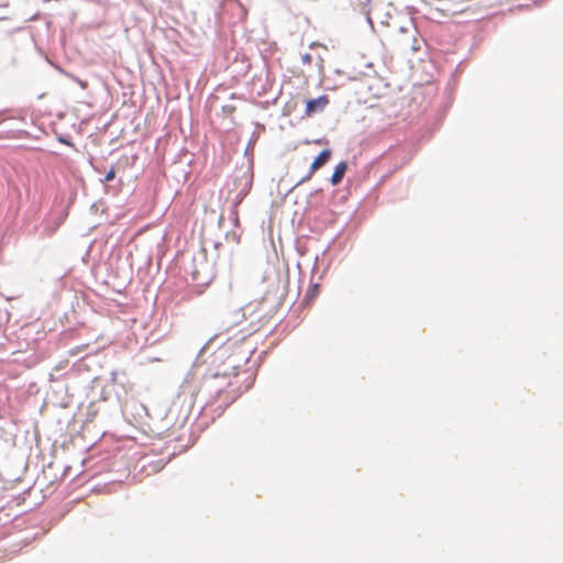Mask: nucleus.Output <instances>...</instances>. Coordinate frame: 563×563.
Returning <instances> with one entry per match:
<instances>
[{"mask_svg":"<svg viewBox=\"0 0 563 563\" xmlns=\"http://www.w3.org/2000/svg\"><path fill=\"white\" fill-rule=\"evenodd\" d=\"M330 100L327 95L320 96L317 99H310L306 102L305 114L307 117H312L318 112H322L325 107L329 104Z\"/></svg>","mask_w":563,"mask_h":563,"instance_id":"7ed1b4c3","label":"nucleus"},{"mask_svg":"<svg viewBox=\"0 0 563 563\" xmlns=\"http://www.w3.org/2000/svg\"><path fill=\"white\" fill-rule=\"evenodd\" d=\"M314 47H322L323 49H327V47L324 45H321L317 42H313L310 44V48H314Z\"/></svg>","mask_w":563,"mask_h":563,"instance_id":"9b49d317","label":"nucleus"},{"mask_svg":"<svg viewBox=\"0 0 563 563\" xmlns=\"http://www.w3.org/2000/svg\"><path fill=\"white\" fill-rule=\"evenodd\" d=\"M301 62L303 65H311L312 64V55L309 53H305L301 55Z\"/></svg>","mask_w":563,"mask_h":563,"instance_id":"39448f33","label":"nucleus"},{"mask_svg":"<svg viewBox=\"0 0 563 563\" xmlns=\"http://www.w3.org/2000/svg\"><path fill=\"white\" fill-rule=\"evenodd\" d=\"M60 142H62V143H65V144H67V145H70V143H69V142H67L66 140L60 139Z\"/></svg>","mask_w":563,"mask_h":563,"instance_id":"f8f14e48","label":"nucleus"},{"mask_svg":"<svg viewBox=\"0 0 563 563\" xmlns=\"http://www.w3.org/2000/svg\"><path fill=\"white\" fill-rule=\"evenodd\" d=\"M115 177V168L114 167H111L110 170L104 176V181H111L113 180Z\"/></svg>","mask_w":563,"mask_h":563,"instance_id":"423d86ee","label":"nucleus"},{"mask_svg":"<svg viewBox=\"0 0 563 563\" xmlns=\"http://www.w3.org/2000/svg\"><path fill=\"white\" fill-rule=\"evenodd\" d=\"M222 109H223V111H224L225 113L231 114V113H233V112H234L235 107H234V106H231V104H228V106H223V108H222Z\"/></svg>","mask_w":563,"mask_h":563,"instance_id":"1a4fd4ad","label":"nucleus"},{"mask_svg":"<svg viewBox=\"0 0 563 563\" xmlns=\"http://www.w3.org/2000/svg\"><path fill=\"white\" fill-rule=\"evenodd\" d=\"M346 169H347V164L344 161L340 162L335 166L334 172H333V174L331 176V179H330L332 186H336V185H339L342 181V179H343V177L345 175Z\"/></svg>","mask_w":563,"mask_h":563,"instance_id":"20e7f679","label":"nucleus"},{"mask_svg":"<svg viewBox=\"0 0 563 563\" xmlns=\"http://www.w3.org/2000/svg\"><path fill=\"white\" fill-rule=\"evenodd\" d=\"M331 155H332L331 150H329V148L323 150L314 158V161L312 162V164L309 167L308 174L298 183V185L309 180L317 170L322 168L330 161Z\"/></svg>","mask_w":563,"mask_h":563,"instance_id":"f03ea898","label":"nucleus"},{"mask_svg":"<svg viewBox=\"0 0 563 563\" xmlns=\"http://www.w3.org/2000/svg\"><path fill=\"white\" fill-rule=\"evenodd\" d=\"M231 347H232V344H230V343L224 344L220 350V357L224 356L230 351Z\"/></svg>","mask_w":563,"mask_h":563,"instance_id":"0eeeda50","label":"nucleus"},{"mask_svg":"<svg viewBox=\"0 0 563 563\" xmlns=\"http://www.w3.org/2000/svg\"><path fill=\"white\" fill-rule=\"evenodd\" d=\"M239 367V363L235 361V360H232L230 362V368L232 369L231 373L236 376L238 373H236V368Z\"/></svg>","mask_w":563,"mask_h":563,"instance_id":"6e6552de","label":"nucleus"},{"mask_svg":"<svg viewBox=\"0 0 563 563\" xmlns=\"http://www.w3.org/2000/svg\"><path fill=\"white\" fill-rule=\"evenodd\" d=\"M317 59H318L317 60V65H318L319 69L322 70L323 69V62H324L323 57L322 56H318Z\"/></svg>","mask_w":563,"mask_h":563,"instance_id":"9d476101","label":"nucleus"},{"mask_svg":"<svg viewBox=\"0 0 563 563\" xmlns=\"http://www.w3.org/2000/svg\"><path fill=\"white\" fill-rule=\"evenodd\" d=\"M229 375L230 373L228 372H224L222 375L216 374L203 383L205 388L209 393L214 391L217 398H223L225 406L231 404L239 396L238 390H229V387L232 385Z\"/></svg>","mask_w":563,"mask_h":563,"instance_id":"f257e3e1","label":"nucleus"}]
</instances>
